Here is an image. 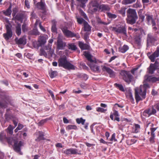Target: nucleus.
<instances>
[{
  "instance_id": "nucleus-1",
  "label": "nucleus",
  "mask_w": 159,
  "mask_h": 159,
  "mask_svg": "<svg viewBox=\"0 0 159 159\" xmlns=\"http://www.w3.org/2000/svg\"><path fill=\"white\" fill-rule=\"evenodd\" d=\"M149 87V84L145 83L143 85H140L139 88H135V96L137 102L146 98L147 89Z\"/></svg>"
},
{
  "instance_id": "nucleus-2",
  "label": "nucleus",
  "mask_w": 159,
  "mask_h": 159,
  "mask_svg": "<svg viewBox=\"0 0 159 159\" xmlns=\"http://www.w3.org/2000/svg\"><path fill=\"white\" fill-rule=\"evenodd\" d=\"M0 140L4 143V141H6L9 144H11L13 142H14V149L15 151L17 152H20V147L23 145V143L20 141L18 143L17 141L14 140L12 138L7 137L4 133L2 132L0 134Z\"/></svg>"
},
{
  "instance_id": "nucleus-3",
  "label": "nucleus",
  "mask_w": 159,
  "mask_h": 159,
  "mask_svg": "<svg viewBox=\"0 0 159 159\" xmlns=\"http://www.w3.org/2000/svg\"><path fill=\"white\" fill-rule=\"evenodd\" d=\"M58 66L68 70H75V66L68 61L66 57H60L58 60Z\"/></svg>"
},
{
  "instance_id": "nucleus-4",
  "label": "nucleus",
  "mask_w": 159,
  "mask_h": 159,
  "mask_svg": "<svg viewBox=\"0 0 159 159\" xmlns=\"http://www.w3.org/2000/svg\"><path fill=\"white\" fill-rule=\"evenodd\" d=\"M127 20L129 23L131 24L135 23L138 18L135 10L131 8H129L127 11Z\"/></svg>"
},
{
  "instance_id": "nucleus-5",
  "label": "nucleus",
  "mask_w": 159,
  "mask_h": 159,
  "mask_svg": "<svg viewBox=\"0 0 159 159\" xmlns=\"http://www.w3.org/2000/svg\"><path fill=\"white\" fill-rule=\"evenodd\" d=\"M98 0H92L88 5V12L91 14H93L98 11L99 4Z\"/></svg>"
},
{
  "instance_id": "nucleus-6",
  "label": "nucleus",
  "mask_w": 159,
  "mask_h": 159,
  "mask_svg": "<svg viewBox=\"0 0 159 159\" xmlns=\"http://www.w3.org/2000/svg\"><path fill=\"white\" fill-rule=\"evenodd\" d=\"M120 74L123 79L126 83L129 84L132 81L133 77L131 74L130 72L125 70H122Z\"/></svg>"
},
{
  "instance_id": "nucleus-7",
  "label": "nucleus",
  "mask_w": 159,
  "mask_h": 159,
  "mask_svg": "<svg viewBox=\"0 0 159 159\" xmlns=\"http://www.w3.org/2000/svg\"><path fill=\"white\" fill-rule=\"evenodd\" d=\"M126 26L125 24L119 25L116 27H113L112 30L117 34H120L126 35Z\"/></svg>"
},
{
  "instance_id": "nucleus-8",
  "label": "nucleus",
  "mask_w": 159,
  "mask_h": 159,
  "mask_svg": "<svg viewBox=\"0 0 159 159\" xmlns=\"http://www.w3.org/2000/svg\"><path fill=\"white\" fill-rule=\"evenodd\" d=\"M6 32L3 34V37L7 41L8 40L12 37L13 33L11 29V27L8 25H5Z\"/></svg>"
},
{
  "instance_id": "nucleus-9",
  "label": "nucleus",
  "mask_w": 159,
  "mask_h": 159,
  "mask_svg": "<svg viewBox=\"0 0 159 159\" xmlns=\"http://www.w3.org/2000/svg\"><path fill=\"white\" fill-rule=\"evenodd\" d=\"M41 55H43L47 58H50L52 56L54 51L52 49H46L45 46L40 50Z\"/></svg>"
},
{
  "instance_id": "nucleus-10",
  "label": "nucleus",
  "mask_w": 159,
  "mask_h": 159,
  "mask_svg": "<svg viewBox=\"0 0 159 159\" xmlns=\"http://www.w3.org/2000/svg\"><path fill=\"white\" fill-rule=\"evenodd\" d=\"M147 54L151 61L152 62H154L156 58L159 56V47H157L155 51L152 54H151L150 52H148Z\"/></svg>"
},
{
  "instance_id": "nucleus-11",
  "label": "nucleus",
  "mask_w": 159,
  "mask_h": 159,
  "mask_svg": "<svg viewBox=\"0 0 159 159\" xmlns=\"http://www.w3.org/2000/svg\"><path fill=\"white\" fill-rule=\"evenodd\" d=\"M66 46V43L63 41L62 36L59 34L57 38V48L58 50H62L64 49Z\"/></svg>"
},
{
  "instance_id": "nucleus-12",
  "label": "nucleus",
  "mask_w": 159,
  "mask_h": 159,
  "mask_svg": "<svg viewBox=\"0 0 159 159\" xmlns=\"http://www.w3.org/2000/svg\"><path fill=\"white\" fill-rule=\"evenodd\" d=\"M144 81L146 82H151L152 83L159 82V77L145 75L144 77Z\"/></svg>"
},
{
  "instance_id": "nucleus-13",
  "label": "nucleus",
  "mask_w": 159,
  "mask_h": 159,
  "mask_svg": "<svg viewBox=\"0 0 159 159\" xmlns=\"http://www.w3.org/2000/svg\"><path fill=\"white\" fill-rule=\"evenodd\" d=\"M64 35L68 38H72L75 36V34L68 29L67 27H64L61 29Z\"/></svg>"
},
{
  "instance_id": "nucleus-14",
  "label": "nucleus",
  "mask_w": 159,
  "mask_h": 159,
  "mask_svg": "<svg viewBox=\"0 0 159 159\" xmlns=\"http://www.w3.org/2000/svg\"><path fill=\"white\" fill-rule=\"evenodd\" d=\"M102 70L103 71H106L110 75L111 77L114 78L116 76V73L108 67L105 66H102Z\"/></svg>"
},
{
  "instance_id": "nucleus-15",
  "label": "nucleus",
  "mask_w": 159,
  "mask_h": 159,
  "mask_svg": "<svg viewBox=\"0 0 159 159\" xmlns=\"http://www.w3.org/2000/svg\"><path fill=\"white\" fill-rule=\"evenodd\" d=\"M157 39L153 37L151 34L148 35L147 39V46H149L152 44H153L155 41H157Z\"/></svg>"
},
{
  "instance_id": "nucleus-16",
  "label": "nucleus",
  "mask_w": 159,
  "mask_h": 159,
  "mask_svg": "<svg viewBox=\"0 0 159 159\" xmlns=\"http://www.w3.org/2000/svg\"><path fill=\"white\" fill-rule=\"evenodd\" d=\"M146 19L148 25L152 24V26L156 25V23L155 20L153 18V16L148 14H146Z\"/></svg>"
},
{
  "instance_id": "nucleus-17",
  "label": "nucleus",
  "mask_w": 159,
  "mask_h": 159,
  "mask_svg": "<svg viewBox=\"0 0 159 159\" xmlns=\"http://www.w3.org/2000/svg\"><path fill=\"white\" fill-rule=\"evenodd\" d=\"M88 65L90 67V69L93 71L99 73L100 72V66L94 64L93 62L88 63Z\"/></svg>"
},
{
  "instance_id": "nucleus-18",
  "label": "nucleus",
  "mask_w": 159,
  "mask_h": 159,
  "mask_svg": "<svg viewBox=\"0 0 159 159\" xmlns=\"http://www.w3.org/2000/svg\"><path fill=\"white\" fill-rule=\"evenodd\" d=\"M35 134L38 136L37 138L35 139V141L37 142H39L42 140H44L46 139L44 137V133L42 131H40L36 132Z\"/></svg>"
},
{
  "instance_id": "nucleus-19",
  "label": "nucleus",
  "mask_w": 159,
  "mask_h": 159,
  "mask_svg": "<svg viewBox=\"0 0 159 159\" xmlns=\"http://www.w3.org/2000/svg\"><path fill=\"white\" fill-rule=\"evenodd\" d=\"M83 54L90 63L93 62L96 63L97 62V61L96 59L93 60L92 59V56L89 52L85 51L84 52Z\"/></svg>"
},
{
  "instance_id": "nucleus-20",
  "label": "nucleus",
  "mask_w": 159,
  "mask_h": 159,
  "mask_svg": "<svg viewBox=\"0 0 159 159\" xmlns=\"http://www.w3.org/2000/svg\"><path fill=\"white\" fill-rule=\"evenodd\" d=\"M110 10V8L108 5L104 4L99 5V11H101L104 12L106 11H109Z\"/></svg>"
},
{
  "instance_id": "nucleus-21",
  "label": "nucleus",
  "mask_w": 159,
  "mask_h": 159,
  "mask_svg": "<svg viewBox=\"0 0 159 159\" xmlns=\"http://www.w3.org/2000/svg\"><path fill=\"white\" fill-rule=\"evenodd\" d=\"M16 43L17 44H25L26 43V39L24 37L20 38L18 39L16 38L15 39Z\"/></svg>"
},
{
  "instance_id": "nucleus-22",
  "label": "nucleus",
  "mask_w": 159,
  "mask_h": 159,
  "mask_svg": "<svg viewBox=\"0 0 159 159\" xmlns=\"http://www.w3.org/2000/svg\"><path fill=\"white\" fill-rule=\"evenodd\" d=\"M4 97L5 100H6L7 102L5 103L0 102V107H6L7 106V103L10 102V98L9 96L5 95Z\"/></svg>"
},
{
  "instance_id": "nucleus-23",
  "label": "nucleus",
  "mask_w": 159,
  "mask_h": 159,
  "mask_svg": "<svg viewBox=\"0 0 159 159\" xmlns=\"http://www.w3.org/2000/svg\"><path fill=\"white\" fill-rule=\"evenodd\" d=\"M37 7L39 9L42 10L43 13L46 12L45 4L44 2H40L37 3L36 4Z\"/></svg>"
},
{
  "instance_id": "nucleus-24",
  "label": "nucleus",
  "mask_w": 159,
  "mask_h": 159,
  "mask_svg": "<svg viewBox=\"0 0 159 159\" xmlns=\"http://www.w3.org/2000/svg\"><path fill=\"white\" fill-rule=\"evenodd\" d=\"M79 45L82 50H88L89 48V46L87 44L84 43L82 42L79 41Z\"/></svg>"
},
{
  "instance_id": "nucleus-25",
  "label": "nucleus",
  "mask_w": 159,
  "mask_h": 159,
  "mask_svg": "<svg viewBox=\"0 0 159 159\" xmlns=\"http://www.w3.org/2000/svg\"><path fill=\"white\" fill-rule=\"evenodd\" d=\"M21 25L20 24L18 23L15 26V32L17 35L18 36H20L21 34Z\"/></svg>"
},
{
  "instance_id": "nucleus-26",
  "label": "nucleus",
  "mask_w": 159,
  "mask_h": 159,
  "mask_svg": "<svg viewBox=\"0 0 159 159\" xmlns=\"http://www.w3.org/2000/svg\"><path fill=\"white\" fill-rule=\"evenodd\" d=\"M80 6L82 7H85V4L87 2L88 0H76Z\"/></svg>"
},
{
  "instance_id": "nucleus-27",
  "label": "nucleus",
  "mask_w": 159,
  "mask_h": 159,
  "mask_svg": "<svg viewBox=\"0 0 159 159\" xmlns=\"http://www.w3.org/2000/svg\"><path fill=\"white\" fill-rule=\"evenodd\" d=\"M52 26L51 28V31L53 32L56 33L57 31V28H56V21L55 20L52 21Z\"/></svg>"
},
{
  "instance_id": "nucleus-28",
  "label": "nucleus",
  "mask_w": 159,
  "mask_h": 159,
  "mask_svg": "<svg viewBox=\"0 0 159 159\" xmlns=\"http://www.w3.org/2000/svg\"><path fill=\"white\" fill-rule=\"evenodd\" d=\"M157 68L155 66H154V64H151L149 67L148 68V70L149 73L152 74Z\"/></svg>"
},
{
  "instance_id": "nucleus-29",
  "label": "nucleus",
  "mask_w": 159,
  "mask_h": 159,
  "mask_svg": "<svg viewBox=\"0 0 159 159\" xmlns=\"http://www.w3.org/2000/svg\"><path fill=\"white\" fill-rule=\"evenodd\" d=\"M24 17V15L22 13H18L14 17L16 20L19 21L22 20Z\"/></svg>"
},
{
  "instance_id": "nucleus-30",
  "label": "nucleus",
  "mask_w": 159,
  "mask_h": 159,
  "mask_svg": "<svg viewBox=\"0 0 159 159\" xmlns=\"http://www.w3.org/2000/svg\"><path fill=\"white\" fill-rule=\"evenodd\" d=\"M38 41L40 45H43L46 42V39L43 36H40L39 38Z\"/></svg>"
},
{
  "instance_id": "nucleus-31",
  "label": "nucleus",
  "mask_w": 159,
  "mask_h": 159,
  "mask_svg": "<svg viewBox=\"0 0 159 159\" xmlns=\"http://www.w3.org/2000/svg\"><path fill=\"white\" fill-rule=\"evenodd\" d=\"M84 31H89L91 30V27L86 21H85L84 24Z\"/></svg>"
},
{
  "instance_id": "nucleus-32",
  "label": "nucleus",
  "mask_w": 159,
  "mask_h": 159,
  "mask_svg": "<svg viewBox=\"0 0 159 159\" xmlns=\"http://www.w3.org/2000/svg\"><path fill=\"white\" fill-rule=\"evenodd\" d=\"M155 130H151V137L150 138L149 141L151 143H153L155 142L154 138L155 137V134L154 133Z\"/></svg>"
},
{
  "instance_id": "nucleus-33",
  "label": "nucleus",
  "mask_w": 159,
  "mask_h": 159,
  "mask_svg": "<svg viewBox=\"0 0 159 159\" xmlns=\"http://www.w3.org/2000/svg\"><path fill=\"white\" fill-rule=\"evenodd\" d=\"M129 49V47L127 45H125L122 47L120 48L119 50L120 52L122 53L125 52Z\"/></svg>"
},
{
  "instance_id": "nucleus-34",
  "label": "nucleus",
  "mask_w": 159,
  "mask_h": 159,
  "mask_svg": "<svg viewBox=\"0 0 159 159\" xmlns=\"http://www.w3.org/2000/svg\"><path fill=\"white\" fill-rule=\"evenodd\" d=\"M143 116L146 117H149L151 115L150 114V109H147L144 110L143 112Z\"/></svg>"
},
{
  "instance_id": "nucleus-35",
  "label": "nucleus",
  "mask_w": 159,
  "mask_h": 159,
  "mask_svg": "<svg viewBox=\"0 0 159 159\" xmlns=\"http://www.w3.org/2000/svg\"><path fill=\"white\" fill-rule=\"evenodd\" d=\"M76 120L78 124H81L82 125H84L85 122V120L82 117L77 118Z\"/></svg>"
},
{
  "instance_id": "nucleus-36",
  "label": "nucleus",
  "mask_w": 159,
  "mask_h": 159,
  "mask_svg": "<svg viewBox=\"0 0 159 159\" xmlns=\"http://www.w3.org/2000/svg\"><path fill=\"white\" fill-rule=\"evenodd\" d=\"M135 43L138 46H139L141 43V40L140 38L138 36L134 38Z\"/></svg>"
},
{
  "instance_id": "nucleus-37",
  "label": "nucleus",
  "mask_w": 159,
  "mask_h": 159,
  "mask_svg": "<svg viewBox=\"0 0 159 159\" xmlns=\"http://www.w3.org/2000/svg\"><path fill=\"white\" fill-rule=\"evenodd\" d=\"M126 97L129 98L130 101L132 103H134V99L131 92H129L126 94Z\"/></svg>"
},
{
  "instance_id": "nucleus-38",
  "label": "nucleus",
  "mask_w": 159,
  "mask_h": 159,
  "mask_svg": "<svg viewBox=\"0 0 159 159\" xmlns=\"http://www.w3.org/2000/svg\"><path fill=\"white\" fill-rule=\"evenodd\" d=\"M53 40L52 39H49L48 41L49 43L48 45L45 46V49H46L49 50V49H52V43H53Z\"/></svg>"
},
{
  "instance_id": "nucleus-39",
  "label": "nucleus",
  "mask_w": 159,
  "mask_h": 159,
  "mask_svg": "<svg viewBox=\"0 0 159 159\" xmlns=\"http://www.w3.org/2000/svg\"><path fill=\"white\" fill-rule=\"evenodd\" d=\"M136 0H123L122 3L125 4H131L135 2Z\"/></svg>"
},
{
  "instance_id": "nucleus-40",
  "label": "nucleus",
  "mask_w": 159,
  "mask_h": 159,
  "mask_svg": "<svg viewBox=\"0 0 159 159\" xmlns=\"http://www.w3.org/2000/svg\"><path fill=\"white\" fill-rule=\"evenodd\" d=\"M107 15L110 19H114L117 17V15L115 14H112L110 12L107 13Z\"/></svg>"
},
{
  "instance_id": "nucleus-41",
  "label": "nucleus",
  "mask_w": 159,
  "mask_h": 159,
  "mask_svg": "<svg viewBox=\"0 0 159 159\" xmlns=\"http://www.w3.org/2000/svg\"><path fill=\"white\" fill-rule=\"evenodd\" d=\"M68 48L69 49L73 50H75L77 49L76 46L73 43L68 44Z\"/></svg>"
},
{
  "instance_id": "nucleus-42",
  "label": "nucleus",
  "mask_w": 159,
  "mask_h": 159,
  "mask_svg": "<svg viewBox=\"0 0 159 159\" xmlns=\"http://www.w3.org/2000/svg\"><path fill=\"white\" fill-rule=\"evenodd\" d=\"M115 85L116 87H117L122 92L125 91V89L122 84L116 83L115 84Z\"/></svg>"
},
{
  "instance_id": "nucleus-43",
  "label": "nucleus",
  "mask_w": 159,
  "mask_h": 159,
  "mask_svg": "<svg viewBox=\"0 0 159 159\" xmlns=\"http://www.w3.org/2000/svg\"><path fill=\"white\" fill-rule=\"evenodd\" d=\"M57 75V72L56 71H51L50 73V76L51 78H53L56 77Z\"/></svg>"
},
{
  "instance_id": "nucleus-44",
  "label": "nucleus",
  "mask_w": 159,
  "mask_h": 159,
  "mask_svg": "<svg viewBox=\"0 0 159 159\" xmlns=\"http://www.w3.org/2000/svg\"><path fill=\"white\" fill-rule=\"evenodd\" d=\"M76 19L78 23L80 24H81L83 23L84 24V22L86 21L85 20L82 18H79L76 17Z\"/></svg>"
},
{
  "instance_id": "nucleus-45",
  "label": "nucleus",
  "mask_w": 159,
  "mask_h": 159,
  "mask_svg": "<svg viewBox=\"0 0 159 159\" xmlns=\"http://www.w3.org/2000/svg\"><path fill=\"white\" fill-rule=\"evenodd\" d=\"M11 13V10L7 9L6 11H3L4 14L7 16H9Z\"/></svg>"
},
{
  "instance_id": "nucleus-46",
  "label": "nucleus",
  "mask_w": 159,
  "mask_h": 159,
  "mask_svg": "<svg viewBox=\"0 0 159 159\" xmlns=\"http://www.w3.org/2000/svg\"><path fill=\"white\" fill-rule=\"evenodd\" d=\"M119 13L121 14L123 16H125V9L124 8H122L119 11Z\"/></svg>"
},
{
  "instance_id": "nucleus-47",
  "label": "nucleus",
  "mask_w": 159,
  "mask_h": 159,
  "mask_svg": "<svg viewBox=\"0 0 159 159\" xmlns=\"http://www.w3.org/2000/svg\"><path fill=\"white\" fill-rule=\"evenodd\" d=\"M96 111L98 112H105L107 111V109H105L102 107H98L96 108Z\"/></svg>"
},
{
  "instance_id": "nucleus-48",
  "label": "nucleus",
  "mask_w": 159,
  "mask_h": 159,
  "mask_svg": "<svg viewBox=\"0 0 159 159\" xmlns=\"http://www.w3.org/2000/svg\"><path fill=\"white\" fill-rule=\"evenodd\" d=\"M141 6V4L140 2L137 1L135 4L133 5V7L135 8H138V7H140Z\"/></svg>"
},
{
  "instance_id": "nucleus-49",
  "label": "nucleus",
  "mask_w": 159,
  "mask_h": 159,
  "mask_svg": "<svg viewBox=\"0 0 159 159\" xmlns=\"http://www.w3.org/2000/svg\"><path fill=\"white\" fill-rule=\"evenodd\" d=\"M139 66H137L134 68L133 69L131 70V72L133 74V75H134L135 72L139 69Z\"/></svg>"
},
{
  "instance_id": "nucleus-50",
  "label": "nucleus",
  "mask_w": 159,
  "mask_h": 159,
  "mask_svg": "<svg viewBox=\"0 0 159 159\" xmlns=\"http://www.w3.org/2000/svg\"><path fill=\"white\" fill-rule=\"evenodd\" d=\"M96 124H93L90 126L91 129H93V128H95L96 129H100V126L98 125H96L95 126V127H94L93 126H94Z\"/></svg>"
},
{
  "instance_id": "nucleus-51",
  "label": "nucleus",
  "mask_w": 159,
  "mask_h": 159,
  "mask_svg": "<svg viewBox=\"0 0 159 159\" xmlns=\"http://www.w3.org/2000/svg\"><path fill=\"white\" fill-rule=\"evenodd\" d=\"M22 31L24 32H25L27 31V28L26 25L24 23L22 26Z\"/></svg>"
},
{
  "instance_id": "nucleus-52",
  "label": "nucleus",
  "mask_w": 159,
  "mask_h": 159,
  "mask_svg": "<svg viewBox=\"0 0 159 159\" xmlns=\"http://www.w3.org/2000/svg\"><path fill=\"white\" fill-rule=\"evenodd\" d=\"M77 128L76 126L75 125H69L67 127V129H76Z\"/></svg>"
},
{
  "instance_id": "nucleus-53",
  "label": "nucleus",
  "mask_w": 159,
  "mask_h": 159,
  "mask_svg": "<svg viewBox=\"0 0 159 159\" xmlns=\"http://www.w3.org/2000/svg\"><path fill=\"white\" fill-rule=\"evenodd\" d=\"M113 112L112 114H113V115H114L115 117L118 116H119L118 111L116 110L114 108H113Z\"/></svg>"
},
{
  "instance_id": "nucleus-54",
  "label": "nucleus",
  "mask_w": 159,
  "mask_h": 159,
  "mask_svg": "<svg viewBox=\"0 0 159 159\" xmlns=\"http://www.w3.org/2000/svg\"><path fill=\"white\" fill-rule=\"evenodd\" d=\"M115 133H113L111 137V139H110V141H117V139L115 138Z\"/></svg>"
},
{
  "instance_id": "nucleus-55",
  "label": "nucleus",
  "mask_w": 159,
  "mask_h": 159,
  "mask_svg": "<svg viewBox=\"0 0 159 159\" xmlns=\"http://www.w3.org/2000/svg\"><path fill=\"white\" fill-rule=\"evenodd\" d=\"M13 12L12 13V16L14 17L16 15V14L17 12V9L16 8H14L13 10Z\"/></svg>"
},
{
  "instance_id": "nucleus-56",
  "label": "nucleus",
  "mask_w": 159,
  "mask_h": 159,
  "mask_svg": "<svg viewBox=\"0 0 159 159\" xmlns=\"http://www.w3.org/2000/svg\"><path fill=\"white\" fill-rule=\"evenodd\" d=\"M47 120V119L43 120H41L39 123L38 125H43L44 123H45Z\"/></svg>"
},
{
  "instance_id": "nucleus-57",
  "label": "nucleus",
  "mask_w": 159,
  "mask_h": 159,
  "mask_svg": "<svg viewBox=\"0 0 159 159\" xmlns=\"http://www.w3.org/2000/svg\"><path fill=\"white\" fill-rule=\"evenodd\" d=\"M157 112V111L153 107H152V110H150V114L151 115H154Z\"/></svg>"
},
{
  "instance_id": "nucleus-58",
  "label": "nucleus",
  "mask_w": 159,
  "mask_h": 159,
  "mask_svg": "<svg viewBox=\"0 0 159 159\" xmlns=\"http://www.w3.org/2000/svg\"><path fill=\"white\" fill-rule=\"evenodd\" d=\"M80 11L81 15L83 16L84 19H86L87 18V16L85 13L82 10H81Z\"/></svg>"
},
{
  "instance_id": "nucleus-59",
  "label": "nucleus",
  "mask_w": 159,
  "mask_h": 159,
  "mask_svg": "<svg viewBox=\"0 0 159 159\" xmlns=\"http://www.w3.org/2000/svg\"><path fill=\"white\" fill-rule=\"evenodd\" d=\"M157 60H159L158 58H157L156 61H155V62L154 64H154V66H155L157 68L159 66V63L157 61Z\"/></svg>"
},
{
  "instance_id": "nucleus-60",
  "label": "nucleus",
  "mask_w": 159,
  "mask_h": 159,
  "mask_svg": "<svg viewBox=\"0 0 159 159\" xmlns=\"http://www.w3.org/2000/svg\"><path fill=\"white\" fill-rule=\"evenodd\" d=\"M48 92L50 94L52 98L54 99L55 98V97L53 92L50 90H48Z\"/></svg>"
},
{
  "instance_id": "nucleus-61",
  "label": "nucleus",
  "mask_w": 159,
  "mask_h": 159,
  "mask_svg": "<svg viewBox=\"0 0 159 159\" xmlns=\"http://www.w3.org/2000/svg\"><path fill=\"white\" fill-rule=\"evenodd\" d=\"M71 153V154H75L77 153V150L76 149H70Z\"/></svg>"
},
{
  "instance_id": "nucleus-62",
  "label": "nucleus",
  "mask_w": 159,
  "mask_h": 159,
  "mask_svg": "<svg viewBox=\"0 0 159 159\" xmlns=\"http://www.w3.org/2000/svg\"><path fill=\"white\" fill-rule=\"evenodd\" d=\"M25 5L27 7V8H30V5L29 2L27 0H25Z\"/></svg>"
},
{
  "instance_id": "nucleus-63",
  "label": "nucleus",
  "mask_w": 159,
  "mask_h": 159,
  "mask_svg": "<svg viewBox=\"0 0 159 159\" xmlns=\"http://www.w3.org/2000/svg\"><path fill=\"white\" fill-rule=\"evenodd\" d=\"M24 126L23 125L19 123L18 124V126L16 129H21L23 128Z\"/></svg>"
},
{
  "instance_id": "nucleus-64",
  "label": "nucleus",
  "mask_w": 159,
  "mask_h": 159,
  "mask_svg": "<svg viewBox=\"0 0 159 159\" xmlns=\"http://www.w3.org/2000/svg\"><path fill=\"white\" fill-rule=\"evenodd\" d=\"M80 65L82 66L83 68L84 69H86L88 68V67L86 66L85 64L84 63H80Z\"/></svg>"
}]
</instances>
